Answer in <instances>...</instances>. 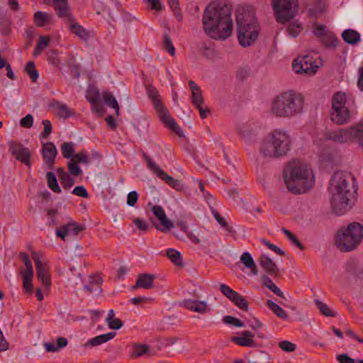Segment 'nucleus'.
Wrapping results in <instances>:
<instances>
[{
  "mask_svg": "<svg viewBox=\"0 0 363 363\" xmlns=\"http://www.w3.org/2000/svg\"><path fill=\"white\" fill-rule=\"evenodd\" d=\"M232 6L225 0H214L203 15L204 32L211 38L224 40L230 36L233 28Z\"/></svg>",
  "mask_w": 363,
  "mask_h": 363,
  "instance_id": "obj_1",
  "label": "nucleus"
},
{
  "mask_svg": "<svg viewBox=\"0 0 363 363\" xmlns=\"http://www.w3.org/2000/svg\"><path fill=\"white\" fill-rule=\"evenodd\" d=\"M330 205L333 213L340 216L349 211L352 205V198L356 192L354 179L350 175L337 172L333 176L329 187Z\"/></svg>",
  "mask_w": 363,
  "mask_h": 363,
  "instance_id": "obj_2",
  "label": "nucleus"
},
{
  "mask_svg": "<svg viewBox=\"0 0 363 363\" xmlns=\"http://www.w3.org/2000/svg\"><path fill=\"white\" fill-rule=\"evenodd\" d=\"M311 172L307 163L294 160L284 169L283 177L287 189L295 194L306 192L311 186Z\"/></svg>",
  "mask_w": 363,
  "mask_h": 363,
  "instance_id": "obj_3",
  "label": "nucleus"
},
{
  "mask_svg": "<svg viewBox=\"0 0 363 363\" xmlns=\"http://www.w3.org/2000/svg\"><path fill=\"white\" fill-rule=\"evenodd\" d=\"M303 96L294 91L281 93L272 101L271 114L277 118H290L303 112Z\"/></svg>",
  "mask_w": 363,
  "mask_h": 363,
  "instance_id": "obj_4",
  "label": "nucleus"
},
{
  "mask_svg": "<svg viewBox=\"0 0 363 363\" xmlns=\"http://www.w3.org/2000/svg\"><path fill=\"white\" fill-rule=\"evenodd\" d=\"M236 21L240 44L244 48L250 46L259 34L255 11L250 6L239 8L236 12Z\"/></svg>",
  "mask_w": 363,
  "mask_h": 363,
  "instance_id": "obj_5",
  "label": "nucleus"
},
{
  "mask_svg": "<svg viewBox=\"0 0 363 363\" xmlns=\"http://www.w3.org/2000/svg\"><path fill=\"white\" fill-rule=\"evenodd\" d=\"M291 140L285 130L275 129L262 141L259 151L265 157L279 158L286 155L291 149Z\"/></svg>",
  "mask_w": 363,
  "mask_h": 363,
  "instance_id": "obj_6",
  "label": "nucleus"
},
{
  "mask_svg": "<svg viewBox=\"0 0 363 363\" xmlns=\"http://www.w3.org/2000/svg\"><path fill=\"white\" fill-rule=\"evenodd\" d=\"M363 238V225L359 223H351L346 228L338 230L336 235V245L342 252L355 249Z\"/></svg>",
  "mask_w": 363,
  "mask_h": 363,
  "instance_id": "obj_7",
  "label": "nucleus"
},
{
  "mask_svg": "<svg viewBox=\"0 0 363 363\" xmlns=\"http://www.w3.org/2000/svg\"><path fill=\"white\" fill-rule=\"evenodd\" d=\"M324 138L340 144L355 142L363 147V121L348 128L328 130L324 134Z\"/></svg>",
  "mask_w": 363,
  "mask_h": 363,
  "instance_id": "obj_8",
  "label": "nucleus"
},
{
  "mask_svg": "<svg viewBox=\"0 0 363 363\" xmlns=\"http://www.w3.org/2000/svg\"><path fill=\"white\" fill-rule=\"evenodd\" d=\"M147 92L149 98L152 100L153 106L156 109L160 121L169 128H170L178 136H184L182 129L176 123L173 118L171 117L167 108L162 104L159 98V94L156 88L152 85L147 87Z\"/></svg>",
  "mask_w": 363,
  "mask_h": 363,
  "instance_id": "obj_9",
  "label": "nucleus"
},
{
  "mask_svg": "<svg viewBox=\"0 0 363 363\" xmlns=\"http://www.w3.org/2000/svg\"><path fill=\"white\" fill-rule=\"evenodd\" d=\"M345 104L346 95L345 93L338 92L333 95L330 118L337 125L347 123L350 120L349 108Z\"/></svg>",
  "mask_w": 363,
  "mask_h": 363,
  "instance_id": "obj_10",
  "label": "nucleus"
},
{
  "mask_svg": "<svg viewBox=\"0 0 363 363\" xmlns=\"http://www.w3.org/2000/svg\"><path fill=\"white\" fill-rule=\"evenodd\" d=\"M272 7L278 23L284 24L293 19L298 11L297 0H272Z\"/></svg>",
  "mask_w": 363,
  "mask_h": 363,
  "instance_id": "obj_11",
  "label": "nucleus"
},
{
  "mask_svg": "<svg viewBox=\"0 0 363 363\" xmlns=\"http://www.w3.org/2000/svg\"><path fill=\"white\" fill-rule=\"evenodd\" d=\"M143 157L145 160L150 170L155 174L160 179L165 182L166 184L177 191H182L184 189V184L182 180L176 179L167 174L156 164L147 154L143 152Z\"/></svg>",
  "mask_w": 363,
  "mask_h": 363,
  "instance_id": "obj_12",
  "label": "nucleus"
},
{
  "mask_svg": "<svg viewBox=\"0 0 363 363\" xmlns=\"http://www.w3.org/2000/svg\"><path fill=\"white\" fill-rule=\"evenodd\" d=\"M219 286L222 294L235 306L243 311H248V301L244 296L225 284H221Z\"/></svg>",
  "mask_w": 363,
  "mask_h": 363,
  "instance_id": "obj_13",
  "label": "nucleus"
},
{
  "mask_svg": "<svg viewBox=\"0 0 363 363\" xmlns=\"http://www.w3.org/2000/svg\"><path fill=\"white\" fill-rule=\"evenodd\" d=\"M219 286L222 294L235 306L243 311H248V301L244 296L225 284H221Z\"/></svg>",
  "mask_w": 363,
  "mask_h": 363,
  "instance_id": "obj_14",
  "label": "nucleus"
},
{
  "mask_svg": "<svg viewBox=\"0 0 363 363\" xmlns=\"http://www.w3.org/2000/svg\"><path fill=\"white\" fill-rule=\"evenodd\" d=\"M9 151L11 155L18 161L25 164L27 167H30L31 164L30 157L31 153L29 149L23 144L16 141H9Z\"/></svg>",
  "mask_w": 363,
  "mask_h": 363,
  "instance_id": "obj_15",
  "label": "nucleus"
},
{
  "mask_svg": "<svg viewBox=\"0 0 363 363\" xmlns=\"http://www.w3.org/2000/svg\"><path fill=\"white\" fill-rule=\"evenodd\" d=\"M32 257L35 264L37 278L41 281L45 289L48 290L51 285L50 267L47 263L40 261L36 252H33Z\"/></svg>",
  "mask_w": 363,
  "mask_h": 363,
  "instance_id": "obj_16",
  "label": "nucleus"
},
{
  "mask_svg": "<svg viewBox=\"0 0 363 363\" xmlns=\"http://www.w3.org/2000/svg\"><path fill=\"white\" fill-rule=\"evenodd\" d=\"M292 67L296 73H303L308 75L314 74L318 68L315 65L312 57L308 55L296 59L292 64Z\"/></svg>",
  "mask_w": 363,
  "mask_h": 363,
  "instance_id": "obj_17",
  "label": "nucleus"
},
{
  "mask_svg": "<svg viewBox=\"0 0 363 363\" xmlns=\"http://www.w3.org/2000/svg\"><path fill=\"white\" fill-rule=\"evenodd\" d=\"M67 23L68 24L69 31L81 40L87 41L89 38L94 36V33L92 31L86 30L82 26L79 25L75 21L74 18H72Z\"/></svg>",
  "mask_w": 363,
  "mask_h": 363,
  "instance_id": "obj_18",
  "label": "nucleus"
},
{
  "mask_svg": "<svg viewBox=\"0 0 363 363\" xmlns=\"http://www.w3.org/2000/svg\"><path fill=\"white\" fill-rule=\"evenodd\" d=\"M152 211L162 226V228L155 226L157 230L164 232L169 231L171 228H174L173 223L167 218L162 206L159 205L154 206L152 208Z\"/></svg>",
  "mask_w": 363,
  "mask_h": 363,
  "instance_id": "obj_19",
  "label": "nucleus"
},
{
  "mask_svg": "<svg viewBox=\"0 0 363 363\" xmlns=\"http://www.w3.org/2000/svg\"><path fill=\"white\" fill-rule=\"evenodd\" d=\"M84 230V225H79L76 222H69L57 229L56 230V235L62 240H65V238L69 233H72L74 235H77L80 232Z\"/></svg>",
  "mask_w": 363,
  "mask_h": 363,
  "instance_id": "obj_20",
  "label": "nucleus"
},
{
  "mask_svg": "<svg viewBox=\"0 0 363 363\" xmlns=\"http://www.w3.org/2000/svg\"><path fill=\"white\" fill-rule=\"evenodd\" d=\"M52 5L59 18H65L66 22L74 18L67 0H53Z\"/></svg>",
  "mask_w": 363,
  "mask_h": 363,
  "instance_id": "obj_21",
  "label": "nucleus"
},
{
  "mask_svg": "<svg viewBox=\"0 0 363 363\" xmlns=\"http://www.w3.org/2000/svg\"><path fill=\"white\" fill-rule=\"evenodd\" d=\"M57 154V151L55 145L48 142L43 145L42 149V155L45 164L50 169H52L55 164V160L56 155Z\"/></svg>",
  "mask_w": 363,
  "mask_h": 363,
  "instance_id": "obj_22",
  "label": "nucleus"
},
{
  "mask_svg": "<svg viewBox=\"0 0 363 363\" xmlns=\"http://www.w3.org/2000/svg\"><path fill=\"white\" fill-rule=\"evenodd\" d=\"M262 268L269 275L277 277L279 274L277 264L267 255L262 254L259 258Z\"/></svg>",
  "mask_w": 363,
  "mask_h": 363,
  "instance_id": "obj_23",
  "label": "nucleus"
},
{
  "mask_svg": "<svg viewBox=\"0 0 363 363\" xmlns=\"http://www.w3.org/2000/svg\"><path fill=\"white\" fill-rule=\"evenodd\" d=\"M182 304L186 309L201 314L206 313L211 311L207 303L204 301L185 299Z\"/></svg>",
  "mask_w": 363,
  "mask_h": 363,
  "instance_id": "obj_24",
  "label": "nucleus"
},
{
  "mask_svg": "<svg viewBox=\"0 0 363 363\" xmlns=\"http://www.w3.org/2000/svg\"><path fill=\"white\" fill-rule=\"evenodd\" d=\"M155 278L154 274H140L138 275L135 285L133 289L143 288L150 289L153 288V280Z\"/></svg>",
  "mask_w": 363,
  "mask_h": 363,
  "instance_id": "obj_25",
  "label": "nucleus"
},
{
  "mask_svg": "<svg viewBox=\"0 0 363 363\" xmlns=\"http://www.w3.org/2000/svg\"><path fill=\"white\" fill-rule=\"evenodd\" d=\"M116 336L115 332H109L106 334L96 336L87 341L85 344L86 347H96L103 343H105Z\"/></svg>",
  "mask_w": 363,
  "mask_h": 363,
  "instance_id": "obj_26",
  "label": "nucleus"
},
{
  "mask_svg": "<svg viewBox=\"0 0 363 363\" xmlns=\"http://www.w3.org/2000/svg\"><path fill=\"white\" fill-rule=\"evenodd\" d=\"M261 281L262 285L267 288L269 290L272 291L277 296L281 298L286 299V297L284 293L281 291V289L272 281V280L267 275H262L261 277Z\"/></svg>",
  "mask_w": 363,
  "mask_h": 363,
  "instance_id": "obj_27",
  "label": "nucleus"
},
{
  "mask_svg": "<svg viewBox=\"0 0 363 363\" xmlns=\"http://www.w3.org/2000/svg\"><path fill=\"white\" fill-rule=\"evenodd\" d=\"M240 262L247 269L250 270L252 274L257 275L258 274L257 264L249 252H245L242 254L240 256Z\"/></svg>",
  "mask_w": 363,
  "mask_h": 363,
  "instance_id": "obj_28",
  "label": "nucleus"
},
{
  "mask_svg": "<svg viewBox=\"0 0 363 363\" xmlns=\"http://www.w3.org/2000/svg\"><path fill=\"white\" fill-rule=\"evenodd\" d=\"M342 38L348 44H356L360 40V35L358 32L351 29H347L342 33Z\"/></svg>",
  "mask_w": 363,
  "mask_h": 363,
  "instance_id": "obj_29",
  "label": "nucleus"
},
{
  "mask_svg": "<svg viewBox=\"0 0 363 363\" xmlns=\"http://www.w3.org/2000/svg\"><path fill=\"white\" fill-rule=\"evenodd\" d=\"M23 278V286L25 290L29 293L33 291V271H21Z\"/></svg>",
  "mask_w": 363,
  "mask_h": 363,
  "instance_id": "obj_30",
  "label": "nucleus"
},
{
  "mask_svg": "<svg viewBox=\"0 0 363 363\" xmlns=\"http://www.w3.org/2000/svg\"><path fill=\"white\" fill-rule=\"evenodd\" d=\"M267 306L279 318L284 320L288 318V314L286 312L273 301L268 300L267 301Z\"/></svg>",
  "mask_w": 363,
  "mask_h": 363,
  "instance_id": "obj_31",
  "label": "nucleus"
},
{
  "mask_svg": "<svg viewBox=\"0 0 363 363\" xmlns=\"http://www.w3.org/2000/svg\"><path fill=\"white\" fill-rule=\"evenodd\" d=\"M46 178L49 188L55 193L60 194L61 192V189L58 185L56 176L52 172H49L46 174Z\"/></svg>",
  "mask_w": 363,
  "mask_h": 363,
  "instance_id": "obj_32",
  "label": "nucleus"
},
{
  "mask_svg": "<svg viewBox=\"0 0 363 363\" xmlns=\"http://www.w3.org/2000/svg\"><path fill=\"white\" fill-rule=\"evenodd\" d=\"M231 341L238 345L242 347H253L255 345V340L253 339L247 338L243 335L232 337Z\"/></svg>",
  "mask_w": 363,
  "mask_h": 363,
  "instance_id": "obj_33",
  "label": "nucleus"
},
{
  "mask_svg": "<svg viewBox=\"0 0 363 363\" xmlns=\"http://www.w3.org/2000/svg\"><path fill=\"white\" fill-rule=\"evenodd\" d=\"M321 41L325 47L332 48H336L339 43L337 38L330 31L326 34Z\"/></svg>",
  "mask_w": 363,
  "mask_h": 363,
  "instance_id": "obj_34",
  "label": "nucleus"
},
{
  "mask_svg": "<svg viewBox=\"0 0 363 363\" xmlns=\"http://www.w3.org/2000/svg\"><path fill=\"white\" fill-rule=\"evenodd\" d=\"M167 257L177 266L182 264V257L179 252L170 248L167 250Z\"/></svg>",
  "mask_w": 363,
  "mask_h": 363,
  "instance_id": "obj_35",
  "label": "nucleus"
},
{
  "mask_svg": "<svg viewBox=\"0 0 363 363\" xmlns=\"http://www.w3.org/2000/svg\"><path fill=\"white\" fill-rule=\"evenodd\" d=\"M102 283V279L99 277L96 276H91L90 277V284L89 285H85L84 289L89 291V293L93 292L94 290V286H96L99 289V292H101V284ZM96 289H95L96 290Z\"/></svg>",
  "mask_w": 363,
  "mask_h": 363,
  "instance_id": "obj_36",
  "label": "nucleus"
},
{
  "mask_svg": "<svg viewBox=\"0 0 363 363\" xmlns=\"http://www.w3.org/2000/svg\"><path fill=\"white\" fill-rule=\"evenodd\" d=\"M55 107L57 110V115L60 117L67 118L72 115L70 109L65 104L56 102Z\"/></svg>",
  "mask_w": 363,
  "mask_h": 363,
  "instance_id": "obj_37",
  "label": "nucleus"
},
{
  "mask_svg": "<svg viewBox=\"0 0 363 363\" xmlns=\"http://www.w3.org/2000/svg\"><path fill=\"white\" fill-rule=\"evenodd\" d=\"M302 30L301 23L298 21L291 23L287 27L289 35L293 38H296Z\"/></svg>",
  "mask_w": 363,
  "mask_h": 363,
  "instance_id": "obj_38",
  "label": "nucleus"
},
{
  "mask_svg": "<svg viewBox=\"0 0 363 363\" xmlns=\"http://www.w3.org/2000/svg\"><path fill=\"white\" fill-rule=\"evenodd\" d=\"M34 21L38 27H43L49 21L50 16L46 13L37 11L34 13Z\"/></svg>",
  "mask_w": 363,
  "mask_h": 363,
  "instance_id": "obj_39",
  "label": "nucleus"
},
{
  "mask_svg": "<svg viewBox=\"0 0 363 363\" xmlns=\"http://www.w3.org/2000/svg\"><path fill=\"white\" fill-rule=\"evenodd\" d=\"M61 150L62 155L65 158L69 159L73 158L74 149V144L72 143L65 142L62 144Z\"/></svg>",
  "mask_w": 363,
  "mask_h": 363,
  "instance_id": "obj_40",
  "label": "nucleus"
},
{
  "mask_svg": "<svg viewBox=\"0 0 363 363\" xmlns=\"http://www.w3.org/2000/svg\"><path fill=\"white\" fill-rule=\"evenodd\" d=\"M315 306L318 308L320 312L327 317H334L335 313L324 303L318 299L314 301Z\"/></svg>",
  "mask_w": 363,
  "mask_h": 363,
  "instance_id": "obj_41",
  "label": "nucleus"
},
{
  "mask_svg": "<svg viewBox=\"0 0 363 363\" xmlns=\"http://www.w3.org/2000/svg\"><path fill=\"white\" fill-rule=\"evenodd\" d=\"M25 72L29 75L32 82H35L38 79L39 74L35 69V63L30 61L27 63L25 67Z\"/></svg>",
  "mask_w": 363,
  "mask_h": 363,
  "instance_id": "obj_42",
  "label": "nucleus"
},
{
  "mask_svg": "<svg viewBox=\"0 0 363 363\" xmlns=\"http://www.w3.org/2000/svg\"><path fill=\"white\" fill-rule=\"evenodd\" d=\"M104 99L106 104H107L109 106L114 108L116 110V113L117 116L119 115V106L118 101L116 98L111 93H106L104 96Z\"/></svg>",
  "mask_w": 363,
  "mask_h": 363,
  "instance_id": "obj_43",
  "label": "nucleus"
},
{
  "mask_svg": "<svg viewBox=\"0 0 363 363\" xmlns=\"http://www.w3.org/2000/svg\"><path fill=\"white\" fill-rule=\"evenodd\" d=\"M50 38L47 36H40L38 39V43L35 48L33 55H37L41 51L45 50L49 45Z\"/></svg>",
  "mask_w": 363,
  "mask_h": 363,
  "instance_id": "obj_44",
  "label": "nucleus"
},
{
  "mask_svg": "<svg viewBox=\"0 0 363 363\" xmlns=\"http://www.w3.org/2000/svg\"><path fill=\"white\" fill-rule=\"evenodd\" d=\"M191 101L195 106H199V105L203 103V98L200 88L191 91Z\"/></svg>",
  "mask_w": 363,
  "mask_h": 363,
  "instance_id": "obj_45",
  "label": "nucleus"
},
{
  "mask_svg": "<svg viewBox=\"0 0 363 363\" xmlns=\"http://www.w3.org/2000/svg\"><path fill=\"white\" fill-rule=\"evenodd\" d=\"M164 48L172 55H175V48L168 34L164 33L163 39Z\"/></svg>",
  "mask_w": 363,
  "mask_h": 363,
  "instance_id": "obj_46",
  "label": "nucleus"
},
{
  "mask_svg": "<svg viewBox=\"0 0 363 363\" xmlns=\"http://www.w3.org/2000/svg\"><path fill=\"white\" fill-rule=\"evenodd\" d=\"M149 347L147 345H135L133 348V352L131 356L133 357H139L146 354Z\"/></svg>",
  "mask_w": 363,
  "mask_h": 363,
  "instance_id": "obj_47",
  "label": "nucleus"
},
{
  "mask_svg": "<svg viewBox=\"0 0 363 363\" xmlns=\"http://www.w3.org/2000/svg\"><path fill=\"white\" fill-rule=\"evenodd\" d=\"M281 230L294 245L297 246L301 250L304 249V246L301 243L295 235L284 228H283Z\"/></svg>",
  "mask_w": 363,
  "mask_h": 363,
  "instance_id": "obj_48",
  "label": "nucleus"
},
{
  "mask_svg": "<svg viewBox=\"0 0 363 363\" xmlns=\"http://www.w3.org/2000/svg\"><path fill=\"white\" fill-rule=\"evenodd\" d=\"M223 321L228 325H233L238 328H242L244 326L243 323L238 318L231 315H225L223 318Z\"/></svg>",
  "mask_w": 363,
  "mask_h": 363,
  "instance_id": "obj_49",
  "label": "nucleus"
},
{
  "mask_svg": "<svg viewBox=\"0 0 363 363\" xmlns=\"http://www.w3.org/2000/svg\"><path fill=\"white\" fill-rule=\"evenodd\" d=\"M72 160L77 162V164L83 163V164H89L90 162L89 157L86 154H84V152L83 151L75 154L73 156V158L72 159Z\"/></svg>",
  "mask_w": 363,
  "mask_h": 363,
  "instance_id": "obj_50",
  "label": "nucleus"
},
{
  "mask_svg": "<svg viewBox=\"0 0 363 363\" xmlns=\"http://www.w3.org/2000/svg\"><path fill=\"white\" fill-rule=\"evenodd\" d=\"M63 188L69 189L74 184V179H73L68 173L67 174H64L62 177L59 179Z\"/></svg>",
  "mask_w": 363,
  "mask_h": 363,
  "instance_id": "obj_51",
  "label": "nucleus"
},
{
  "mask_svg": "<svg viewBox=\"0 0 363 363\" xmlns=\"http://www.w3.org/2000/svg\"><path fill=\"white\" fill-rule=\"evenodd\" d=\"M279 347L284 351L288 352H294L296 346L295 344L288 341V340H283L279 342Z\"/></svg>",
  "mask_w": 363,
  "mask_h": 363,
  "instance_id": "obj_52",
  "label": "nucleus"
},
{
  "mask_svg": "<svg viewBox=\"0 0 363 363\" xmlns=\"http://www.w3.org/2000/svg\"><path fill=\"white\" fill-rule=\"evenodd\" d=\"M68 169L70 174L73 176H79L82 174V170L78 164L73 160H71L67 164Z\"/></svg>",
  "mask_w": 363,
  "mask_h": 363,
  "instance_id": "obj_53",
  "label": "nucleus"
},
{
  "mask_svg": "<svg viewBox=\"0 0 363 363\" xmlns=\"http://www.w3.org/2000/svg\"><path fill=\"white\" fill-rule=\"evenodd\" d=\"M330 31L326 30L325 26L323 25L317 26L313 30L314 35L320 38L321 40Z\"/></svg>",
  "mask_w": 363,
  "mask_h": 363,
  "instance_id": "obj_54",
  "label": "nucleus"
},
{
  "mask_svg": "<svg viewBox=\"0 0 363 363\" xmlns=\"http://www.w3.org/2000/svg\"><path fill=\"white\" fill-rule=\"evenodd\" d=\"M168 4L172 10L175 13L178 20L181 21L182 17L180 13L178 0H168Z\"/></svg>",
  "mask_w": 363,
  "mask_h": 363,
  "instance_id": "obj_55",
  "label": "nucleus"
},
{
  "mask_svg": "<svg viewBox=\"0 0 363 363\" xmlns=\"http://www.w3.org/2000/svg\"><path fill=\"white\" fill-rule=\"evenodd\" d=\"M33 117L30 114L26 115L20 121V125L23 128H29L33 126Z\"/></svg>",
  "mask_w": 363,
  "mask_h": 363,
  "instance_id": "obj_56",
  "label": "nucleus"
},
{
  "mask_svg": "<svg viewBox=\"0 0 363 363\" xmlns=\"http://www.w3.org/2000/svg\"><path fill=\"white\" fill-rule=\"evenodd\" d=\"M43 124L44 126L43 132L41 133V136L43 138H47L52 132V124L48 120H43Z\"/></svg>",
  "mask_w": 363,
  "mask_h": 363,
  "instance_id": "obj_57",
  "label": "nucleus"
},
{
  "mask_svg": "<svg viewBox=\"0 0 363 363\" xmlns=\"http://www.w3.org/2000/svg\"><path fill=\"white\" fill-rule=\"evenodd\" d=\"M138 200V194L135 191H132L128 194L127 204L129 206H134Z\"/></svg>",
  "mask_w": 363,
  "mask_h": 363,
  "instance_id": "obj_58",
  "label": "nucleus"
},
{
  "mask_svg": "<svg viewBox=\"0 0 363 363\" xmlns=\"http://www.w3.org/2000/svg\"><path fill=\"white\" fill-rule=\"evenodd\" d=\"M72 194L82 197V198H88L89 194L86 189L83 186H77L72 190Z\"/></svg>",
  "mask_w": 363,
  "mask_h": 363,
  "instance_id": "obj_59",
  "label": "nucleus"
},
{
  "mask_svg": "<svg viewBox=\"0 0 363 363\" xmlns=\"http://www.w3.org/2000/svg\"><path fill=\"white\" fill-rule=\"evenodd\" d=\"M10 22L6 19L0 21V32L3 35H8L10 33Z\"/></svg>",
  "mask_w": 363,
  "mask_h": 363,
  "instance_id": "obj_60",
  "label": "nucleus"
},
{
  "mask_svg": "<svg viewBox=\"0 0 363 363\" xmlns=\"http://www.w3.org/2000/svg\"><path fill=\"white\" fill-rule=\"evenodd\" d=\"M109 328L113 330H118L123 326V322L119 318H113L106 322Z\"/></svg>",
  "mask_w": 363,
  "mask_h": 363,
  "instance_id": "obj_61",
  "label": "nucleus"
},
{
  "mask_svg": "<svg viewBox=\"0 0 363 363\" xmlns=\"http://www.w3.org/2000/svg\"><path fill=\"white\" fill-rule=\"evenodd\" d=\"M20 257L24 262L26 269L23 271H33V264L29 259L28 255L25 252H21Z\"/></svg>",
  "mask_w": 363,
  "mask_h": 363,
  "instance_id": "obj_62",
  "label": "nucleus"
},
{
  "mask_svg": "<svg viewBox=\"0 0 363 363\" xmlns=\"http://www.w3.org/2000/svg\"><path fill=\"white\" fill-rule=\"evenodd\" d=\"M337 359L340 363H355V360L350 357L347 354L337 355Z\"/></svg>",
  "mask_w": 363,
  "mask_h": 363,
  "instance_id": "obj_63",
  "label": "nucleus"
},
{
  "mask_svg": "<svg viewBox=\"0 0 363 363\" xmlns=\"http://www.w3.org/2000/svg\"><path fill=\"white\" fill-rule=\"evenodd\" d=\"M133 223L140 230L146 231L147 230V225L143 220L140 218H135L133 220Z\"/></svg>",
  "mask_w": 363,
  "mask_h": 363,
  "instance_id": "obj_64",
  "label": "nucleus"
}]
</instances>
